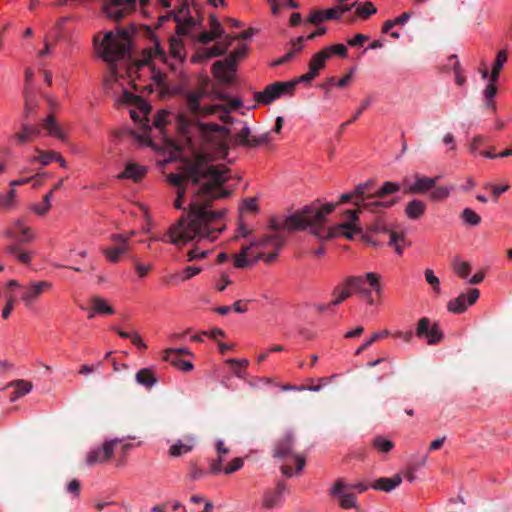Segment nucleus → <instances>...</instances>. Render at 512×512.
I'll return each mask as SVG.
<instances>
[{
  "instance_id": "1",
  "label": "nucleus",
  "mask_w": 512,
  "mask_h": 512,
  "mask_svg": "<svg viewBox=\"0 0 512 512\" xmlns=\"http://www.w3.org/2000/svg\"><path fill=\"white\" fill-rule=\"evenodd\" d=\"M229 178V169L225 165L209 164L202 157L186 164L181 173L169 174L168 182L177 188L174 207L183 208L187 191L192 193V201L187 217H180L163 237H152V240L173 245H184L195 238L214 241L226 227L221 222L226 209L212 211L209 207L214 200L231 195V191L223 187Z\"/></svg>"
},
{
  "instance_id": "2",
  "label": "nucleus",
  "mask_w": 512,
  "mask_h": 512,
  "mask_svg": "<svg viewBox=\"0 0 512 512\" xmlns=\"http://www.w3.org/2000/svg\"><path fill=\"white\" fill-rule=\"evenodd\" d=\"M336 205H339V202H336V204L327 203L323 206L313 203L286 217L283 221L272 218L269 227L274 232H279L282 229L303 230L310 228V232L320 241L333 239L340 235L352 239L355 234L361 232V228L356 224L360 213L358 208L346 210L343 215L347 220L343 223L330 228L324 226L326 216L334 211Z\"/></svg>"
},
{
  "instance_id": "3",
  "label": "nucleus",
  "mask_w": 512,
  "mask_h": 512,
  "mask_svg": "<svg viewBox=\"0 0 512 512\" xmlns=\"http://www.w3.org/2000/svg\"><path fill=\"white\" fill-rule=\"evenodd\" d=\"M207 85L208 79H202L195 90H191L186 85H182L175 91L176 94L183 98L186 110L194 117H207L216 114L217 111L221 109L220 105H200L201 99L207 95Z\"/></svg>"
},
{
  "instance_id": "4",
  "label": "nucleus",
  "mask_w": 512,
  "mask_h": 512,
  "mask_svg": "<svg viewBox=\"0 0 512 512\" xmlns=\"http://www.w3.org/2000/svg\"><path fill=\"white\" fill-rule=\"evenodd\" d=\"M129 49L130 35L124 29L118 30L117 34L107 32L98 47L101 57L109 63L129 56Z\"/></svg>"
},
{
  "instance_id": "5",
  "label": "nucleus",
  "mask_w": 512,
  "mask_h": 512,
  "mask_svg": "<svg viewBox=\"0 0 512 512\" xmlns=\"http://www.w3.org/2000/svg\"><path fill=\"white\" fill-rule=\"evenodd\" d=\"M356 201L354 205L358 208L359 212L367 210L372 213H378L384 209H388L396 204V200H377L375 181L368 180L364 183L358 184L355 187Z\"/></svg>"
},
{
  "instance_id": "6",
  "label": "nucleus",
  "mask_w": 512,
  "mask_h": 512,
  "mask_svg": "<svg viewBox=\"0 0 512 512\" xmlns=\"http://www.w3.org/2000/svg\"><path fill=\"white\" fill-rule=\"evenodd\" d=\"M137 2L144 7L148 0H105L102 10L109 19L118 22L136 8Z\"/></svg>"
},
{
  "instance_id": "7",
  "label": "nucleus",
  "mask_w": 512,
  "mask_h": 512,
  "mask_svg": "<svg viewBox=\"0 0 512 512\" xmlns=\"http://www.w3.org/2000/svg\"><path fill=\"white\" fill-rule=\"evenodd\" d=\"M293 94V83L274 82L264 88L263 91L255 92L254 99L262 105H270L283 95Z\"/></svg>"
},
{
  "instance_id": "8",
  "label": "nucleus",
  "mask_w": 512,
  "mask_h": 512,
  "mask_svg": "<svg viewBox=\"0 0 512 512\" xmlns=\"http://www.w3.org/2000/svg\"><path fill=\"white\" fill-rule=\"evenodd\" d=\"M3 237L14 240V243L26 244L35 239L31 228L26 225L22 218L15 219L3 230Z\"/></svg>"
},
{
  "instance_id": "9",
  "label": "nucleus",
  "mask_w": 512,
  "mask_h": 512,
  "mask_svg": "<svg viewBox=\"0 0 512 512\" xmlns=\"http://www.w3.org/2000/svg\"><path fill=\"white\" fill-rule=\"evenodd\" d=\"M122 102L134 106V109L130 110V116L135 122L142 123L143 126L146 124L144 121H149L147 114L150 111L148 103L140 96L134 95L131 92L124 90L121 98Z\"/></svg>"
},
{
  "instance_id": "10",
  "label": "nucleus",
  "mask_w": 512,
  "mask_h": 512,
  "mask_svg": "<svg viewBox=\"0 0 512 512\" xmlns=\"http://www.w3.org/2000/svg\"><path fill=\"white\" fill-rule=\"evenodd\" d=\"M380 277L374 272H369L365 277L363 276H350L347 278V285L351 286L352 292H357L366 297L371 294V290L365 287L366 282L375 290L377 294L381 293V286L379 283Z\"/></svg>"
},
{
  "instance_id": "11",
  "label": "nucleus",
  "mask_w": 512,
  "mask_h": 512,
  "mask_svg": "<svg viewBox=\"0 0 512 512\" xmlns=\"http://www.w3.org/2000/svg\"><path fill=\"white\" fill-rule=\"evenodd\" d=\"M52 284L48 281H32L20 287V298L26 307H31L42 294L50 290Z\"/></svg>"
},
{
  "instance_id": "12",
  "label": "nucleus",
  "mask_w": 512,
  "mask_h": 512,
  "mask_svg": "<svg viewBox=\"0 0 512 512\" xmlns=\"http://www.w3.org/2000/svg\"><path fill=\"white\" fill-rule=\"evenodd\" d=\"M234 141L237 145L245 147H257L259 145L268 144L272 141L271 132H265L260 135H253L250 128L244 126L234 135Z\"/></svg>"
},
{
  "instance_id": "13",
  "label": "nucleus",
  "mask_w": 512,
  "mask_h": 512,
  "mask_svg": "<svg viewBox=\"0 0 512 512\" xmlns=\"http://www.w3.org/2000/svg\"><path fill=\"white\" fill-rule=\"evenodd\" d=\"M416 335L420 338H427L429 345H435L443 338V333L440 331L438 324H432L430 319L426 317L419 319L416 327Z\"/></svg>"
},
{
  "instance_id": "14",
  "label": "nucleus",
  "mask_w": 512,
  "mask_h": 512,
  "mask_svg": "<svg viewBox=\"0 0 512 512\" xmlns=\"http://www.w3.org/2000/svg\"><path fill=\"white\" fill-rule=\"evenodd\" d=\"M111 240L117 245L114 247L104 248L102 249V252L108 261L117 263L120 261L122 255L130 251L129 237H126L124 234H113L111 236Z\"/></svg>"
},
{
  "instance_id": "15",
  "label": "nucleus",
  "mask_w": 512,
  "mask_h": 512,
  "mask_svg": "<svg viewBox=\"0 0 512 512\" xmlns=\"http://www.w3.org/2000/svg\"><path fill=\"white\" fill-rule=\"evenodd\" d=\"M480 292L477 288H471L467 294H460L457 298L447 303L448 311L454 314L463 313L468 305H473L479 298Z\"/></svg>"
},
{
  "instance_id": "16",
  "label": "nucleus",
  "mask_w": 512,
  "mask_h": 512,
  "mask_svg": "<svg viewBox=\"0 0 512 512\" xmlns=\"http://www.w3.org/2000/svg\"><path fill=\"white\" fill-rule=\"evenodd\" d=\"M118 443V440H110L103 444L101 448L91 450L86 458V463L90 466L104 463L109 460L114 454V447Z\"/></svg>"
},
{
  "instance_id": "17",
  "label": "nucleus",
  "mask_w": 512,
  "mask_h": 512,
  "mask_svg": "<svg viewBox=\"0 0 512 512\" xmlns=\"http://www.w3.org/2000/svg\"><path fill=\"white\" fill-rule=\"evenodd\" d=\"M414 184L408 186L404 193L406 194H425L427 191L431 190L435 187L437 181L440 179V176H436L433 178L421 176L416 174Z\"/></svg>"
},
{
  "instance_id": "18",
  "label": "nucleus",
  "mask_w": 512,
  "mask_h": 512,
  "mask_svg": "<svg viewBox=\"0 0 512 512\" xmlns=\"http://www.w3.org/2000/svg\"><path fill=\"white\" fill-rule=\"evenodd\" d=\"M347 489V484H345L342 480H337L331 490V493L339 498L340 506L344 509L352 508L356 503L355 495L353 493L346 492Z\"/></svg>"
},
{
  "instance_id": "19",
  "label": "nucleus",
  "mask_w": 512,
  "mask_h": 512,
  "mask_svg": "<svg viewBox=\"0 0 512 512\" xmlns=\"http://www.w3.org/2000/svg\"><path fill=\"white\" fill-rule=\"evenodd\" d=\"M238 61L235 59V56H231V54L223 61H216L212 65V73L216 78L221 81L228 82L230 77L227 71H233L237 65Z\"/></svg>"
},
{
  "instance_id": "20",
  "label": "nucleus",
  "mask_w": 512,
  "mask_h": 512,
  "mask_svg": "<svg viewBox=\"0 0 512 512\" xmlns=\"http://www.w3.org/2000/svg\"><path fill=\"white\" fill-rule=\"evenodd\" d=\"M294 436L292 433H286L278 439L273 449V456L284 459L293 455Z\"/></svg>"
},
{
  "instance_id": "21",
  "label": "nucleus",
  "mask_w": 512,
  "mask_h": 512,
  "mask_svg": "<svg viewBox=\"0 0 512 512\" xmlns=\"http://www.w3.org/2000/svg\"><path fill=\"white\" fill-rule=\"evenodd\" d=\"M286 490L284 482H278L275 490L267 491L264 495L263 505L268 509H273L282 502L283 493Z\"/></svg>"
},
{
  "instance_id": "22",
  "label": "nucleus",
  "mask_w": 512,
  "mask_h": 512,
  "mask_svg": "<svg viewBox=\"0 0 512 512\" xmlns=\"http://www.w3.org/2000/svg\"><path fill=\"white\" fill-rule=\"evenodd\" d=\"M22 244L18 243H10L4 247V252L8 256L14 257L17 261L24 265H28L31 262V254L30 252L21 249Z\"/></svg>"
},
{
  "instance_id": "23",
  "label": "nucleus",
  "mask_w": 512,
  "mask_h": 512,
  "mask_svg": "<svg viewBox=\"0 0 512 512\" xmlns=\"http://www.w3.org/2000/svg\"><path fill=\"white\" fill-rule=\"evenodd\" d=\"M369 229H370V231H373V232H387V233H389L390 234L389 244L391 246L395 247V251H396L397 254H402L403 248L400 246L399 243L404 240V235L403 234H399L397 232L388 230L380 222L375 223Z\"/></svg>"
},
{
  "instance_id": "24",
  "label": "nucleus",
  "mask_w": 512,
  "mask_h": 512,
  "mask_svg": "<svg viewBox=\"0 0 512 512\" xmlns=\"http://www.w3.org/2000/svg\"><path fill=\"white\" fill-rule=\"evenodd\" d=\"M285 243V238L278 233L263 236L258 241L252 242L256 247H269L272 246L275 250H279Z\"/></svg>"
},
{
  "instance_id": "25",
  "label": "nucleus",
  "mask_w": 512,
  "mask_h": 512,
  "mask_svg": "<svg viewBox=\"0 0 512 512\" xmlns=\"http://www.w3.org/2000/svg\"><path fill=\"white\" fill-rule=\"evenodd\" d=\"M43 128L47 130L48 135L56 137L62 141L66 140V134L60 125L56 122L53 114L48 115L43 121Z\"/></svg>"
},
{
  "instance_id": "26",
  "label": "nucleus",
  "mask_w": 512,
  "mask_h": 512,
  "mask_svg": "<svg viewBox=\"0 0 512 512\" xmlns=\"http://www.w3.org/2000/svg\"><path fill=\"white\" fill-rule=\"evenodd\" d=\"M146 174V168L139 166L136 163H128L122 173L118 175V178L132 179L134 181L141 180Z\"/></svg>"
},
{
  "instance_id": "27",
  "label": "nucleus",
  "mask_w": 512,
  "mask_h": 512,
  "mask_svg": "<svg viewBox=\"0 0 512 512\" xmlns=\"http://www.w3.org/2000/svg\"><path fill=\"white\" fill-rule=\"evenodd\" d=\"M21 129V132L14 135L19 143L30 142L34 137L40 134V129L37 126L30 125L26 121L22 123Z\"/></svg>"
},
{
  "instance_id": "28",
  "label": "nucleus",
  "mask_w": 512,
  "mask_h": 512,
  "mask_svg": "<svg viewBox=\"0 0 512 512\" xmlns=\"http://www.w3.org/2000/svg\"><path fill=\"white\" fill-rule=\"evenodd\" d=\"M402 482V477L399 474L394 475L391 478H379L376 480L372 488L376 490H382L385 492H390L393 489H395L397 486H399Z\"/></svg>"
},
{
  "instance_id": "29",
  "label": "nucleus",
  "mask_w": 512,
  "mask_h": 512,
  "mask_svg": "<svg viewBox=\"0 0 512 512\" xmlns=\"http://www.w3.org/2000/svg\"><path fill=\"white\" fill-rule=\"evenodd\" d=\"M325 20H339L333 8L313 11L307 19V22L313 25H318Z\"/></svg>"
},
{
  "instance_id": "30",
  "label": "nucleus",
  "mask_w": 512,
  "mask_h": 512,
  "mask_svg": "<svg viewBox=\"0 0 512 512\" xmlns=\"http://www.w3.org/2000/svg\"><path fill=\"white\" fill-rule=\"evenodd\" d=\"M194 444L195 439L193 437H187L184 441H178L173 444L169 449V453L173 457H179L190 452L193 449Z\"/></svg>"
},
{
  "instance_id": "31",
  "label": "nucleus",
  "mask_w": 512,
  "mask_h": 512,
  "mask_svg": "<svg viewBox=\"0 0 512 512\" xmlns=\"http://www.w3.org/2000/svg\"><path fill=\"white\" fill-rule=\"evenodd\" d=\"M426 210V204L419 200L413 199L406 205L405 214L408 218L416 220L420 218Z\"/></svg>"
},
{
  "instance_id": "32",
  "label": "nucleus",
  "mask_w": 512,
  "mask_h": 512,
  "mask_svg": "<svg viewBox=\"0 0 512 512\" xmlns=\"http://www.w3.org/2000/svg\"><path fill=\"white\" fill-rule=\"evenodd\" d=\"M136 382L147 389H151L157 383V378L149 368L140 369L135 375Z\"/></svg>"
},
{
  "instance_id": "33",
  "label": "nucleus",
  "mask_w": 512,
  "mask_h": 512,
  "mask_svg": "<svg viewBox=\"0 0 512 512\" xmlns=\"http://www.w3.org/2000/svg\"><path fill=\"white\" fill-rule=\"evenodd\" d=\"M329 59L328 51L323 49L315 53L309 63V69L315 70V74L318 76L320 70L325 67L326 61Z\"/></svg>"
},
{
  "instance_id": "34",
  "label": "nucleus",
  "mask_w": 512,
  "mask_h": 512,
  "mask_svg": "<svg viewBox=\"0 0 512 512\" xmlns=\"http://www.w3.org/2000/svg\"><path fill=\"white\" fill-rule=\"evenodd\" d=\"M332 294L335 296V299L331 302V305H339L349 298L352 295V289L351 286L347 285V279L343 284L336 286Z\"/></svg>"
},
{
  "instance_id": "35",
  "label": "nucleus",
  "mask_w": 512,
  "mask_h": 512,
  "mask_svg": "<svg viewBox=\"0 0 512 512\" xmlns=\"http://www.w3.org/2000/svg\"><path fill=\"white\" fill-rule=\"evenodd\" d=\"M172 353L173 351H165L163 359L182 371H191L193 369V364L191 362L182 360L180 357L174 356Z\"/></svg>"
},
{
  "instance_id": "36",
  "label": "nucleus",
  "mask_w": 512,
  "mask_h": 512,
  "mask_svg": "<svg viewBox=\"0 0 512 512\" xmlns=\"http://www.w3.org/2000/svg\"><path fill=\"white\" fill-rule=\"evenodd\" d=\"M506 61H507V52L505 50L499 51L495 58V61L493 63L492 71L490 74V80L492 82L498 81L500 71L502 70L503 65Z\"/></svg>"
},
{
  "instance_id": "37",
  "label": "nucleus",
  "mask_w": 512,
  "mask_h": 512,
  "mask_svg": "<svg viewBox=\"0 0 512 512\" xmlns=\"http://www.w3.org/2000/svg\"><path fill=\"white\" fill-rule=\"evenodd\" d=\"M169 52L174 60L181 63L185 57L182 41L177 38H171L169 42Z\"/></svg>"
},
{
  "instance_id": "38",
  "label": "nucleus",
  "mask_w": 512,
  "mask_h": 512,
  "mask_svg": "<svg viewBox=\"0 0 512 512\" xmlns=\"http://www.w3.org/2000/svg\"><path fill=\"white\" fill-rule=\"evenodd\" d=\"M24 121H28L36 112L37 101L29 94L27 88L24 90Z\"/></svg>"
},
{
  "instance_id": "39",
  "label": "nucleus",
  "mask_w": 512,
  "mask_h": 512,
  "mask_svg": "<svg viewBox=\"0 0 512 512\" xmlns=\"http://www.w3.org/2000/svg\"><path fill=\"white\" fill-rule=\"evenodd\" d=\"M9 386H14L16 388L14 395L11 397L12 401L28 394L32 389V383L29 381H26V380L14 381V382L10 383Z\"/></svg>"
},
{
  "instance_id": "40",
  "label": "nucleus",
  "mask_w": 512,
  "mask_h": 512,
  "mask_svg": "<svg viewBox=\"0 0 512 512\" xmlns=\"http://www.w3.org/2000/svg\"><path fill=\"white\" fill-rule=\"evenodd\" d=\"M220 106L221 109L217 111V113H220V120L224 123H230L231 117L229 116V112L239 109L242 106V102L240 99H233L229 102L228 106Z\"/></svg>"
},
{
  "instance_id": "41",
  "label": "nucleus",
  "mask_w": 512,
  "mask_h": 512,
  "mask_svg": "<svg viewBox=\"0 0 512 512\" xmlns=\"http://www.w3.org/2000/svg\"><path fill=\"white\" fill-rule=\"evenodd\" d=\"M91 302L93 305L92 309L96 313H100V314H113L114 313V309L107 303V301L99 296L92 297Z\"/></svg>"
},
{
  "instance_id": "42",
  "label": "nucleus",
  "mask_w": 512,
  "mask_h": 512,
  "mask_svg": "<svg viewBox=\"0 0 512 512\" xmlns=\"http://www.w3.org/2000/svg\"><path fill=\"white\" fill-rule=\"evenodd\" d=\"M400 190V185L396 182L386 181L382 186L376 189L377 200L385 198L389 194L396 193Z\"/></svg>"
},
{
  "instance_id": "43",
  "label": "nucleus",
  "mask_w": 512,
  "mask_h": 512,
  "mask_svg": "<svg viewBox=\"0 0 512 512\" xmlns=\"http://www.w3.org/2000/svg\"><path fill=\"white\" fill-rule=\"evenodd\" d=\"M372 446L381 453H388L393 449L394 443L383 436H377L372 440Z\"/></svg>"
},
{
  "instance_id": "44",
  "label": "nucleus",
  "mask_w": 512,
  "mask_h": 512,
  "mask_svg": "<svg viewBox=\"0 0 512 512\" xmlns=\"http://www.w3.org/2000/svg\"><path fill=\"white\" fill-rule=\"evenodd\" d=\"M16 190L10 189L8 192L0 193V208L10 210L15 205Z\"/></svg>"
},
{
  "instance_id": "45",
  "label": "nucleus",
  "mask_w": 512,
  "mask_h": 512,
  "mask_svg": "<svg viewBox=\"0 0 512 512\" xmlns=\"http://www.w3.org/2000/svg\"><path fill=\"white\" fill-rule=\"evenodd\" d=\"M112 330H114L115 332H117V334L121 337V338H124V339H131L132 343L138 347L139 349H146L147 346L146 344L142 341L141 337L137 334V333H134V334H130L128 332H125L123 330H119L118 328L116 327H112Z\"/></svg>"
},
{
  "instance_id": "46",
  "label": "nucleus",
  "mask_w": 512,
  "mask_h": 512,
  "mask_svg": "<svg viewBox=\"0 0 512 512\" xmlns=\"http://www.w3.org/2000/svg\"><path fill=\"white\" fill-rule=\"evenodd\" d=\"M376 12L377 9L375 8L374 4L370 1H367L363 5L357 6L355 14L362 19H367L374 15Z\"/></svg>"
},
{
  "instance_id": "47",
  "label": "nucleus",
  "mask_w": 512,
  "mask_h": 512,
  "mask_svg": "<svg viewBox=\"0 0 512 512\" xmlns=\"http://www.w3.org/2000/svg\"><path fill=\"white\" fill-rule=\"evenodd\" d=\"M452 267H453V270L455 271V273L464 279L467 278V276L469 275V273L471 271L470 264L468 262L461 261L458 258H456L453 261Z\"/></svg>"
},
{
  "instance_id": "48",
  "label": "nucleus",
  "mask_w": 512,
  "mask_h": 512,
  "mask_svg": "<svg viewBox=\"0 0 512 512\" xmlns=\"http://www.w3.org/2000/svg\"><path fill=\"white\" fill-rule=\"evenodd\" d=\"M489 81V84L486 86L484 90V97L486 98V106L494 110L495 102L493 101V97L497 93V87L495 86L496 82H492L490 79Z\"/></svg>"
},
{
  "instance_id": "49",
  "label": "nucleus",
  "mask_w": 512,
  "mask_h": 512,
  "mask_svg": "<svg viewBox=\"0 0 512 512\" xmlns=\"http://www.w3.org/2000/svg\"><path fill=\"white\" fill-rule=\"evenodd\" d=\"M390 332L388 330H383L381 332H375L372 337L366 341L364 344H362L357 350L356 355L361 354L364 350H366L369 346H371L374 342L378 341L379 339H382L386 336H388Z\"/></svg>"
},
{
  "instance_id": "50",
  "label": "nucleus",
  "mask_w": 512,
  "mask_h": 512,
  "mask_svg": "<svg viewBox=\"0 0 512 512\" xmlns=\"http://www.w3.org/2000/svg\"><path fill=\"white\" fill-rule=\"evenodd\" d=\"M372 102V99L371 97H368L366 100L363 101L362 105L360 106V108L354 113V115L352 116V118L350 120H348L347 122H344L341 124L340 126V133L343 132V130L348 126L350 125L351 123H353L354 121H356L360 115L362 114V112L367 109L370 104Z\"/></svg>"
},
{
  "instance_id": "51",
  "label": "nucleus",
  "mask_w": 512,
  "mask_h": 512,
  "mask_svg": "<svg viewBox=\"0 0 512 512\" xmlns=\"http://www.w3.org/2000/svg\"><path fill=\"white\" fill-rule=\"evenodd\" d=\"M461 218L472 226H477L481 222V217L470 208L462 211Z\"/></svg>"
},
{
  "instance_id": "52",
  "label": "nucleus",
  "mask_w": 512,
  "mask_h": 512,
  "mask_svg": "<svg viewBox=\"0 0 512 512\" xmlns=\"http://www.w3.org/2000/svg\"><path fill=\"white\" fill-rule=\"evenodd\" d=\"M37 152L40 153L38 157H34L32 161H39L43 166L48 165L51 161L55 160L57 152L55 151H41L38 148Z\"/></svg>"
},
{
  "instance_id": "53",
  "label": "nucleus",
  "mask_w": 512,
  "mask_h": 512,
  "mask_svg": "<svg viewBox=\"0 0 512 512\" xmlns=\"http://www.w3.org/2000/svg\"><path fill=\"white\" fill-rule=\"evenodd\" d=\"M430 197L432 200L440 201L446 199L450 195V190L445 186L432 188Z\"/></svg>"
},
{
  "instance_id": "54",
  "label": "nucleus",
  "mask_w": 512,
  "mask_h": 512,
  "mask_svg": "<svg viewBox=\"0 0 512 512\" xmlns=\"http://www.w3.org/2000/svg\"><path fill=\"white\" fill-rule=\"evenodd\" d=\"M324 51H328L329 58L335 54L340 57L345 58L347 56V48L343 44H335L328 47L323 48Z\"/></svg>"
},
{
  "instance_id": "55",
  "label": "nucleus",
  "mask_w": 512,
  "mask_h": 512,
  "mask_svg": "<svg viewBox=\"0 0 512 512\" xmlns=\"http://www.w3.org/2000/svg\"><path fill=\"white\" fill-rule=\"evenodd\" d=\"M189 11V8L187 5H182L181 8L179 9V12L176 13L175 11H170L168 12L166 15H162L159 17V21L160 23H163L165 21H169L171 18H173V20L175 22H179V14H185Z\"/></svg>"
},
{
  "instance_id": "56",
  "label": "nucleus",
  "mask_w": 512,
  "mask_h": 512,
  "mask_svg": "<svg viewBox=\"0 0 512 512\" xmlns=\"http://www.w3.org/2000/svg\"><path fill=\"white\" fill-rule=\"evenodd\" d=\"M224 54H225V49H223L222 46H220L218 43L217 45L207 48L204 51V55L199 56V58L208 59V58L222 56Z\"/></svg>"
},
{
  "instance_id": "57",
  "label": "nucleus",
  "mask_w": 512,
  "mask_h": 512,
  "mask_svg": "<svg viewBox=\"0 0 512 512\" xmlns=\"http://www.w3.org/2000/svg\"><path fill=\"white\" fill-rule=\"evenodd\" d=\"M209 26L210 31L213 32L219 38L224 34V28L222 27L220 21L216 18V16L211 15L209 17Z\"/></svg>"
},
{
  "instance_id": "58",
  "label": "nucleus",
  "mask_w": 512,
  "mask_h": 512,
  "mask_svg": "<svg viewBox=\"0 0 512 512\" xmlns=\"http://www.w3.org/2000/svg\"><path fill=\"white\" fill-rule=\"evenodd\" d=\"M356 2L348 3V2H340L337 0V4L335 7H332L335 13L337 14L338 19H340L341 15L350 11L353 7L356 6Z\"/></svg>"
},
{
  "instance_id": "59",
  "label": "nucleus",
  "mask_w": 512,
  "mask_h": 512,
  "mask_svg": "<svg viewBox=\"0 0 512 512\" xmlns=\"http://www.w3.org/2000/svg\"><path fill=\"white\" fill-rule=\"evenodd\" d=\"M53 191H50L43 197V208L39 206H33V210L39 215H45L51 207V197Z\"/></svg>"
},
{
  "instance_id": "60",
  "label": "nucleus",
  "mask_w": 512,
  "mask_h": 512,
  "mask_svg": "<svg viewBox=\"0 0 512 512\" xmlns=\"http://www.w3.org/2000/svg\"><path fill=\"white\" fill-rule=\"evenodd\" d=\"M317 77V75L315 74V70H311L309 69L308 73L304 74V75H301L299 76L298 78L292 80V81H288L287 83H293V91L295 90V86L298 84V83H301V82H306V83H310L313 79H315Z\"/></svg>"
},
{
  "instance_id": "61",
  "label": "nucleus",
  "mask_w": 512,
  "mask_h": 512,
  "mask_svg": "<svg viewBox=\"0 0 512 512\" xmlns=\"http://www.w3.org/2000/svg\"><path fill=\"white\" fill-rule=\"evenodd\" d=\"M425 279L428 284H430L435 291L440 290V281L439 278L434 274L431 269L425 270Z\"/></svg>"
},
{
  "instance_id": "62",
  "label": "nucleus",
  "mask_w": 512,
  "mask_h": 512,
  "mask_svg": "<svg viewBox=\"0 0 512 512\" xmlns=\"http://www.w3.org/2000/svg\"><path fill=\"white\" fill-rule=\"evenodd\" d=\"M243 466V459L242 458H234L225 468L224 472L226 474H231L235 471H238Z\"/></svg>"
},
{
  "instance_id": "63",
  "label": "nucleus",
  "mask_w": 512,
  "mask_h": 512,
  "mask_svg": "<svg viewBox=\"0 0 512 512\" xmlns=\"http://www.w3.org/2000/svg\"><path fill=\"white\" fill-rule=\"evenodd\" d=\"M219 37L216 36L213 32L211 31H203L199 34L198 36V41L203 43V44H207L211 41H214L216 39H218Z\"/></svg>"
},
{
  "instance_id": "64",
  "label": "nucleus",
  "mask_w": 512,
  "mask_h": 512,
  "mask_svg": "<svg viewBox=\"0 0 512 512\" xmlns=\"http://www.w3.org/2000/svg\"><path fill=\"white\" fill-rule=\"evenodd\" d=\"M369 37L364 34H356L354 38L348 40V44L353 47L362 46Z\"/></svg>"
}]
</instances>
